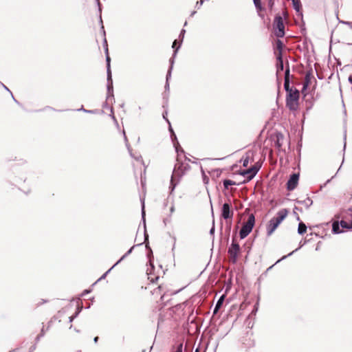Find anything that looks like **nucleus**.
Returning <instances> with one entry per match:
<instances>
[{"label": "nucleus", "mask_w": 352, "mask_h": 352, "mask_svg": "<svg viewBox=\"0 0 352 352\" xmlns=\"http://www.w3.org/2000/svg\"><path fill=\"white\" fill-rule=\"evenodd\" d=\"M284 88L286 91V105L289 110H296L300 98V92L294 87L289 86V67L285 72Z\"/></svg>", "instance_id": "obj_1"}, {"label": "nucleus", "mask_w": 352, "mask_h": 352, "mask_svg": "<svg viewBox=\"0 0 352 352\" xmlns=\"http://www.w3.org/2000/svg\"><path fill=\"white\" fill-rule=\"evenodd\" d=\"M288 213V210L285 208L281 209L277 212L274 217L269 221L267 225V233L268 236L272 234L281 222L287 217Z\"/></svg>", "instance_id": "obj_2"}, {"label": "nucleus", "mask_w": 352, "mask_h": 352, "mask_svg": "<svg viewBox=\"0 0 352 352\" xmlns=\"http://www.w3.org/2000/svg\"><path fill=\"white\" fill-rule=\"evenodd\" d=\"M255 223V217L253 214H250L248 216V219L247 221H245L240 232H239V236L241 239H245L252 230V228H254Z\"/></svg>", "instance_id": "obj_3"}, {"label": "nucleus", "mask_w": 352, "mask_h": 352, "mask_svg": "<svg viewBox=\"0 0 352 352\" xmlns=\"http://www.w3.org/2000/svg\"><path fill=\"white\" fill-rule=\"evenodd\" d=\"M274 34L278 38L285 36V25L283 18L280 16H276L274 21Z\"/></svg>", "instance_id": "obj_4"}, {"label": "nucleus", "mask_w": 352, "mask_h": 352, "mask_svg": "<svg viewBox=\"0 0 352 352\" xmlns=\"http://www.w3.org/2000/svg\"><path fill=\"white\" fill-rule=\"evenodd\" d=\"M239 252L240 246L236 240L233 239L232 244L228 248V254L234 263L236 261Z\"/></svg>", "instance_id": "obj_5"}, {"label": "nucleus", "mask_w": 352, "mask_h": 352, "mask_svg": "<svg viewBox=\"0 0 352 352\" xmlns=\"http://www.w3.org/2000/svg\"><path fill=\"white\" fill-rule=\"evenodd\" d=\"M340 226L342 229H352V208L349 209L347 214L344 219L340 221Z\"/></svg>", "instance_id": "obj_6"}, {"label": "nucleus", "mask_w": 352, "mask_h": 352, "mask_svg": "<svg viewBox=\"0 0 352 352\" xmlns=\"http://www.w3.org/2000/svg\"><path fill=\"white\" fill-rule=\"evenodd\" d=\"M231 205L228 203H225L223 204L221 208V217L224 219H232L234 215V212L231 209Z\"/></svg>", "instance_id": "obj_7"}, {"label": "nucleus", "mask_w": 352, "mask_h": 352, "mask_svg": "<svg viewBox=\"0 0 352 352\" xmlns=\"http://www.w3.org/2000/svg\"><path fill=\"white\" fill-rule=\"evenodd\" d=\"M259 167L254 166L245 170L241 172V175L247 177V182L250 181L254 178L256 174L258 173Z\"/></svg>", "instance_id": "obj_8"}, {"label": "nucleus", "mask_w": 352, "mask_h": 352, "mask_svg": "<svg viewBox=\"0 0 352 352\" xmlns=\"http://www.w3.org/2000/svg\"><path fill=\"white\" fill-rule=\"evenodd\" d=\"M274 144H275V146L279 150H282V146L283 145V142H284V140H285V138H284V135L280 133V132H276L274 135Z\"/></svg>", "instance_id": "obj_9"}, {"label": "nucleus", "mask_w": 352, "mask_h": 352, "mask_svg": "<svg viewBox=\"0 0 352 352\" xmlns=\"http://www.w3.org/2000/svg\"><path fill=\"white\" fill-rule=\"evenodd\" d=\"M298 175L297 174H293L292 175H291L287 184V189L289 190H292L296 187L298 184Z\"/></svg>", "instance_id": "obj_10"}, {"label": "nucleus", "mask_w": 352, "mask_h": 352, "mask_svg": "<svg viewBox=\"0 0 352 352\" xmlns=\"http://www.w3.org/2000/svg\"><path fill=\"white\" fill-rule=\"evenodd\" d=\"M105 55H106V62H107V77L108 80H110L111 78V72L110 68V62L111 58L109 54V49L106 48L105 50Z\"/></svg>", "instance_id": "obj_11"}, {"label": "nucleus", "mask_w": 352, "mask_h": 352, "mask_svg": "<svg viewBox=\"0 0 352 352\" xmlns=\"http://www.w3.org/2000/svg\"><path fill=\"white\" fill-rule=\"evenodd\" d=\"M151 293L153 295L157 296H160V298L162 299L164 294V287L163 285H159L157 288L154 289Z\"/></svg>", "instance_id": "obj_12"}, {"label": "nucleus", "mask_w": 352, "mask_h": 352, "mask_svg": "<svg viewBox=\"0 0 352 352\" xmlns=\"http://www.w3.org/2000/svg\"><path fill=\"white\" fill-rule=\"evenodd\" d=\"M276 59H277V64H276L277 73H279L280 71H283V68H284L282 54H277Z\"/></svg>", "instance_id": "obj_13"}, {"label": "nucleus", "mask_w": 352, "mask_h": 352, "mask_svg": "<svg viewBox=\"0 0 352 352\" xmlns=\"http://www.w3.org/2000/svg\"><path fill=\"white\" fill-rule=\"evenodd\" d=\"M283 42L278 39L276 41V51L274 52V54H276V56H277V54H282V51H283Z\"/></svg>", "instance_id": "obj_14"}, {"label": "nucleus", "mask_w": 352, "mask_h": 352, "mask_svg": "<svg viewBox=\"0 0 352 352\" xmlns=\"http://www.w3.org/2000/svg\"><path fill=\"white\" fill-rule=\"evenodd\" d=\"M340 222L334 221L332 224V231L334 234H340L344 232V230L340 229Z\"/></svg>", "instance_id": "obj_15"}, {"label": "nucleus", "mask_w": 352, "mask_h": 352, "mask_svg": "<svg viewBox=\"0 0 352 352\" xmlns=\"http://www.w3.org/2000/svg\"><path fill=\"white\" fill-rule=\"evenodd\" d=\"M224 299H225V295H222L218 300L216 305H215V307L214 309V311H213V314H216L219 309L221 308L223 301H224Z\"/></svg>", "instance_id": "obj_16"}, {"label": "nucleus", "mask_w": 352, "mask_h": 352, "mask_svg": "<svg viewBox=\"0 0 352 352\" xmlns=\"http://www.w3.org/2000/svg\"><path fill=\"white\" fill-rule=\"evenodd\" d=\"M310 80H311V78H310V74L308 73L305 75V81H304V83H303V87H302V93L303 94L305 90L307 89V88L308 87L309 83H310Z\"/></svg>", "instance_id": "obj_17"}, {"label": "nucleus", "mask_w": 352, "mask_h": 352, "mask_svg": "<svg viewBox=\"0 0 352 352\" xmlns=\"http://www.w3.org/2000/svg\"><path fill=\"white\" fill-rule=\"evenodd\" d=\"M307 231V226L305 223L300 222L299 224H298V234H303L306 232Z\"/></svg>", "instance_id": "obj_18"}, {"label": "nucleus", "mask_w": 352, "mask_h": 352, "mask_svg": "<svg viewBox=\"0 0 352 352\" xmlns=\"http://www.w3.org/2000/svg\"><path fill=\"white\" fill-rule=\"evenodd\" d=\"M294 8L299 12L301 10L300 0H292Z\"/></svg>", "instance_id": "obj_19"}, {"label": "nucleus", "mask_w": 352, "mask_h": 352, "mask_svg": "<svg viewBox=\"0 0 352 352\" xmlns=\"http://www.w3.org/2000/svg\"><path fill=\"white\" fill-rule=\"evenodd\" d=\"M236 185V183L230 179H225L223 181V186L225 188H228L229 186Z\"/></svg>", "instance_id": "obj_20"}, {"label": "nucleus", "mask_w": 352, "mask_h": 352, "mask_svg": "<svg viewBox=\"0 0 352 352\" xmlns=\"http://www.w3.org/2000/svg\"><path fill=\"white\" fill-rule=\"evenodd\" d=\"M254 6L258 11H261L263 8L261 0H253Z\"/></svg>", "instance_id": "obj_21"}, {"label": "nucleus", "mask_w": 352, "mask_h": 352, "mask_svg": "<svg viewBox=\"0 0 352 352\" xmlns=\"http://www.w3.org/2000/svg\"><path fill=\"white\" fill-rule=\"evenodd\" d=\"M179 47V46L175 50L174 54H173V57L170 60V63H171V66H170V69L168 71V74H170V69H172V67H173V62H174V58H175V55L177 54V52Z\"/></svg>", "instance_id": "obj_22"}, {"label": "nucleus", "mask_w": 352, "mask_h": 352, "mask_svg": "<svg viewBox=\"0 0 352 352\" xmlns=\"http://www.w3.org/2000/svg\"><path fill=\"white\" fill-rule=\"evenodd\" d=\"M124 107V104L122 103V104H116V102H115L114 104L111 107V110H113V109L115 108H122Z\"/></svg>", "instance_id": "obj_23"}, {"label": "nucleus", "mask_w": 352, "mask_h": 352, "mask_svg": "<svg viewBox=\"0 0 352 352\" xmlns=\"http://www.w3.org/2000/svg\"><path fill=\"white\" fill-rule=\"evenodd\" d=\"M248 164H249V157L247 156L243 159V166L246 167V166H248Z\"/></svg>", "instance_id": "obj_24"}, {"label": "nucleus", "mask_w": 352, "mask_h": 352, "mask_svg": "<svg viewBox=\"0 0 352 352\" xmlns=\"http://www.w3.org/2000/svg\"><path fill=\"white\" fill-rule=\"evenodd\" d=\"M182 350H183V344L182 343H180L177 347V349L175 351V352H182Z\"/></svg>", "instance_id": "obj_25"}, {"label": "nucleus", "mask_w": 352, "mask_h": 352, "mask_svg": "<svg viewBox=\"0 0 352 352\" xmlns=\"http://www.w3.org/2000/svg\"><path fill=\"white\" fill-rule=\"evenodd\" d=\"M148 278L151 280V282L154 283L155 280H158L159 276H155L154 278V277H152V276H149Z\"/></svg>", "instance_id": "obj_26"}, {"label": "nucleus", "mask_w": 352, "mask_h": 352, "mask_svg": "<svg viewBox=\"0 0 352 352\" xmlns=\"http://www.w3.org/2000/svg\"><path fill=\"white\" fill-rule=\"evenodd\" d=\"M274 0H269L268 1V6L270 8H272L273 6H274Z\"/></svg>", "instance_id": "obj_27"}, {"label": "nucleus", "mask_w": 352, "mask_h": 352, "mask_svg": "<svg viewBox=\"0 0 352 352\" xmlns=\"http://www.w3.org/2000/svg\"><path fill=\"white\" fill-rule=\"evenodd\" d=\"M132 249H133V248H131V249H130V250H129V251H128V252H126V254H124V255L121 258V259H120V260L123 259L126 256H127L128 254H129L131 252Z\"/></svg>", "instance_id": "obj_28"}, {"label": "nucleus", "mask_w": 352, "mask_h": 352, "mask_svg": "<svg viewBox=\"0 0 352 352\" xmlns=\"http://www.w3.org/2000/svg\"><path fill=\"white\" fill-rule=\"evenodd\" d=\"M186 31L185 30H182L181 33H180V35H179V37H182V38H184V34H185Z\"/></svg>", "instance_id": "obj_29"}, {"label": "nucleus", "mask_w": 352, "mask_h": 352, "mask_svg": "<svg viewBox=\"0 0 352 352\" xmlns=\"http://www.w3.org/2000/svg\"><path fill=\"white\" fill-rule=\"evenodd\" d=\"M104 51H105L106 48L108 49V45H107V42L106 39H104Z\"/></svg>", "instance_id": "obj_30"}, {"label": "nucleus", "mask_w": 352, "mask_h": 352, "mask_svg": "<svg viewBox=\"0 0 352 352\" xmlns=\"http://www.w3.org/2000/svg\"><path fill=\"white\" fill-rule=\"evenodd\" d=\"M204 2V0H200L199 1H197V4H199V6H201Z\"/></svg>", "instance_id": "obj_31"}, {"label": "nucleus", "mask_w": 352, "mask_h": 352, "mask_svg": "<svg viewBox=\"0 0 352 352\" xmlns=\"http://www.w3.org/2000/svg\"><path fill=\"white\" fill-rule=\"evenodd\" d=\"M349 82L352 85V74L349 77Z\"/></svg>", "instance_id": "obj_32"}, {"label": "nucleus", "mask_w": 352, "mask_h": 352, "mask_svg": "<svg viewBox=\"0 0 352 352\" xmlns=\"http://www.w3.org/2000/svg\"><path fill=\"white\" fill-rule=\"evenodd\" d=\"M176 44H177V40H175V41L173 42L172 47H173V48H175V46H176Z\"/></svg>", "instance_id": "obj_33"}, {"label": "nucleus", "mask_w": 352, "mask_h": 352, "mask_svg": "<svg viewBox=\"0 0 352 352\" xmlns=\"http://www.w3.org/2000/svg\"><path fill=\"white\" fill-rule=\"evenodd\" d=\"M174 210H175V208H174V206H171V208H170V212H174Z\"/></svg>", "instance_id": "obj_34"}, {"label": "nucleus", "mask_w": 352, "mask_h": 352, "mask_svg": "<svg viewBox=\"0 0 352 352\" xmlns=\"http://www.w3.org/2000/svg\"><path fill=\"white\" fill-rule=\"evenodd\" d=\"M77 110H79V111H81V110H85L83 107V106L82 105L80 108L78 109Z\"/></svg>", "instance_id": "obj_35"}, {"label": "nucleus", "mask_w": 352, "mask_h": 352, "mask_svg": "<svg viewBox=\"0 0 352 352\" xmlns=\"http://www.w3.org/2000/svg\"><path fill=\"white\" fill-rule=\"evenodd\" d=\"M167 115V112L166 111L164 114H163V118L166 119V116Z\"/></svg>", "instance_id": "obj_36"}, {"label": "nucleus", "mask_w": 352, "mask_h": 352, "mask_svg": "<svg viewBox=\"0 0 352 352\" xmlns=\"http://www.w3.org/2000/svg\"><path fill=\"white\" fill-rule=\"evenodd\" d=\"M98 337H96V338H94V342H98Z\"/></svg>", "instance_id": "obj_37"}, {"label": "nucleus", "mask_w": 352, "mask_h": 352, "mask_svg": "<svg viewBox=\"0 0 352 352\" xmlns=\"http://www.w3.org/2000/svg\"><path fill=\"white\" fill-rule=\"evenodd\" d=\"M88 292H89L88 291L85 290V291L83 292V295H84L85 294H87Z\"/></svg>", "instance_id": "obj_38"}, {"label": "nucleus", "mask_w": 352, "mask_h": 352, "mask_svg": "<svg viewBox=\"0 0 352 352\" xmlns=\"http://www.w3.org/2000/svg\"><path fill=\"white\" fill-rule=\"evenodd\" d=\"M307 201H308L309 202H310V204H311V203H312L311 200H310L309 199H307Z\"/></svg>", "instance_id": "obj_39"}, {"label": "nucleus", "mask_w": 352, "mask_h": 352, "mask_svg": "<svg viewBox=\"0 0 352 352\" xmlns=\"http://www.w3.org/2000/svg\"><path fill=\"white\" fill-rule=\"evenodd\" d=\"M176 151H177V153H179V148L177 147H176Z\"/></svg>", "instance_id": "obj_40"}, {"label": "nucleus", "mask_w": 352, "mask_h": 352, "mask_svg": "<svg viewBox=\"0 0 352 352\" xmlns=\"http://www.w3.org/2000/svg\"><path fill=\"white\" fill-rule=\"evenodd\" d=\"M110 116L112 117V118L114 119V116H113V113H111Z\"/></svg>", "instance_id": "obj_41"}, {"label": "nucleus", "mask_w": 352, "mask_h": 352, "mask_svg": "<svg viewBox=\"0 0 352 352\" xmlns=\"http://www.w3.org/2000/svg\"><path fill=\"white\" fill-rule=\"evenodd\" d=\"M195 352H199V349H197L195 350Z\"/></svg>", "instance_id": "obj_42"}, {"label": "nucleus", "mask_w": 352, "mask_h": 352, "mask_svg": "<svg viewBox=\"0 0 352 352\" xmlns=\"http://www.w3.org/2000/svg\"><path fill=\"white\" fill-rule=\"evenodd\" d=\"M3 87L6 88V89L9 90L5 85H3Z\"/></svg>", "instance_id": "obj_43"}]
</instances>
